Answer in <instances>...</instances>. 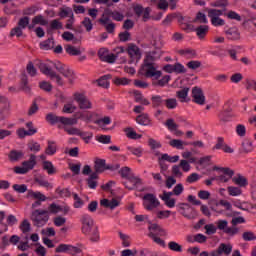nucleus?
Here are the masks:
<instances>
[{"instance_id":"1","label":"nucleus","mask_w":256,"mask_h":256,"mask_svg":"<svg viewBox=\"0 0 256 256\" xmlns=\"http://www.w3.org/2000/svg\"><path fill=\"white\" fill-rule=\"evenodd\" d=\"M38 67L43 75H46L48 79L52 80L53 83H56V85H59L60 87L65 85V81L57 74V72H55V69L58 73H61L63 77L68 79V83H75V73L69 66L62 64L61 62L47 60L45 62H40Z\"/></svg>"},{"instance_id":"30","label":"nucleus","mask_w":256,"mask_h":256,"mask_svg":"<svg viewBox=\"0 0 256 256\" xmlns=\"http://www.w3.org/2000/svg\"><path fill=\"white\" fill-rule=\"evenodd\" d=\"M136 122L139 125L149 126L151 125V118L147 114H142L136 118Z\"/></svg>"},{"instance_id":"5","label":"nucleus","mask_w":256,"mask_h":256,"mask_svg":"<svg viewBox=\"0 0 256 256\" xmlns=\"http://www.w3.org/2000/svg\"><path fill=\"white\" fill-rule=\"evenodd\" d=\"M143 207L146 211H155L161 207V201L153 193H147L143 196Z\"/></svg>"},{"instance_id":"62","label":"nucleus","mask_w":256,"mask_h":256,"mask_svg":"<svg viewBox=\"0 0 256 256\" xmlns=\"http://www.w3.org/2000/svg\"><path fill=\"white\" fill-rule=\"evenodd\" d=\"M242 238L244 241H255L256 235L251 231H247L242 234Z\"/></svg>"},{"instance_id":"8","label":"nucleus","mask_w":256,"mask_h":256,"mask_svg":"<svg viewBox=\"0 0 256 256\" xmlns=\"http://www.w3.org/2000/svg\"><path fill=\"white\" fill-rule=\"evenodd\" d=\"M81 231L84 235H91V231L97 227L95 220L89 214H83L80 218Z\"/></svg>"},{"instance_id":"31","label":"nucleus","mask_w":256,"mask_h":256,"mask_svg":"<svg viewBox=\"0 0 256 256\" xmlns=\"http://www.w3.org/2000/svg\"><path fill=\"white\" fill-rule=\"evenodd\" d=\"M134 99L136 103H141V105H149V100L143 97V94L139 91H133Z\"/></svg>"},{"instance_id":"29","label":"nucleus","mask_w":256,"mask_h":256,"mask_svg":"<svg viewBox=\"0 0 256 256\" xmlns=\"http://www.w3.org/2000/svg\"><path fill=\"white\" fill-rule=\"evenodd\" d=\"M72 197L74 199L73 207L74 209H81L85 205V201L81 197H79V194L73 193Z\"/></svg>"},{"instance_id":"17","label":"nucleus","mask_w":256,"mask_h":256,"mask_svg":"<svg viewBox=\"0 0 256 256\" xmlns=\"http://www.w3.org/2000/svg\"><path fill=\"white\" fill-rule=\"evenodd\" d=\"M100 205H102V207H107L108 209H116V207H119V205H121V200H117L115 198L111 200L103 199L100 201Z\"/></svg>"},{"instance_id":"11","label":"nucleus","mask_w":256,"mask_h":256,"mask_svg":"<svg viewBox=\"0 0 256 256\" xmlns=\"http://www.w3.org/2000/svg\"><path fill=\"white\" fill-rule=\"evenodd\" d=\"M178 213L182 214L183 217L186 219H196L197 218V211L194 207L187 203H180L178 204Z\"/></svg>"},{"instance_id":"43","label":"nucleus","mask_w":256,"mask_h":256,"mask_svg":"<svg viewBox=\"0 0 256 256\" xmlns=\"http://www.w3.org/2000/svg\"><path fill=\"white\" fill-rule=\"evenodd\" d=\"M61 211H63V207L55 203L50 204V206L48 207V215L49 214L57 215V213H61Z\"/></svg>"},{"instance_id":"49","label":"nucleus","mask_w":256,"mask_h":256,"mask_svg":"<svg viewBox=\"0 0 256 256\" xmlns=\"http://www.w3.org/2000/svg\"><path fill=\"white\" fill-rule=\"evenodd\" d=\"M28 149L32 151V153H39V151H41V144L36 141H30L28 143Z\"/></svg>"},{"instance_id":"7","label":"nucleus","mask_w":256,"mask_h":256,"mask_svg":"<svg viewBox=\"0 0 256 256\" xmlns=\"http://www.w3.org/2000/svg\"><path fill=\"white\" fill-rule=\"evenodd\" d=\"M46 121L51 125H55L57 123H62V125H77L78 120L77 118H68L63 116H57L53 113H49L46 116Z\"/></svg>"},{"instance_id":"41","label":"nucleus","mask_w":256,"mask_h":256,"mask_svg":"<svg viewBox=\"0 0 256 256\" xmlns=\"http://www.w3.org/2000/svg\"><path fill=\"white\" fill-rule=\"evenodd\" d=\"M65 49L68 55H73V56L81 55V48L79 47L67 45Z\"/></svg>"},{"instance_id":"50","label":"nucleus","mask_w":256,"mask_h":256,"mask_svg":"<svg viewBox=\"0 0 256 256\" xmlns=\"http://www.w3.org/2000/svg\"><path fill=\"white\" fill-rule=\"evenodd\" d=\"M97 83H98L99 87H103L104 89L109 88V76H107V75L102 76L101 78H99L97 80Z\"/></svg>"},{"instance_id":"38","label":"nucleus","mask_w":256,"mask_h":256,"mask_svg":"<svg viewBox=\"0 0 256 256\" xmlns=\"http://www.w3.org/2000/svg\"><path fill=\"white\" fill-rule=\"evenodd\" d=\"M19 229L24 234L29 233L31 231V222L27 219L23 220L20 223Z\"/></svg>"},{"instance_id":"26","label":"nucleus","mask_w":256,"mask_h":256,"mask_svg":"<svg viewBox=\"0 0 256 256\" xmlns=\"http://www.w3.org/2000/svg\"><path fill=\"white\" fill-rule=\"evenodd\" d=\"M42 167L44 171L48 173V175H55V173H57V170L55 169V166H53V162L51 161H44Z\"/></svg>"},{"instance_id":"59","label":"nucleus","mask_w":256,"mask_h":256,"mask_svg":"<svg viewBox=\"0 0 256 256\" xmlns=\"http://www.w3.org/2000/svg\"><path fill=\"white\" fill-rule=\"evenodd\" d=\"M68 255L83 256V252L81 251L80 248H77L76 246L70 245Z\"/></svg>"},{"instance_id":"12","label":"nucleus","mask_w":256,"mask_h":256,"mask_svg":"<svg viewBox=\"0 0 256 256\" xmlns=\"http://www.w3.org/2000/svg\"><path fill=\"white\" fill-rule=\"evenodd\" d=\"M127 53L133 63H137L141 60V49L135 44H129L127 48Z\"/></svg>"},{"instance_id":"33","label":"nucleus","mask_w":256,"mask_h":256,"mask_svg":"<svg viewBox=\"0 0 256 256\" xmlns=\"http://www.w3.org/2000/svg\"><path fill=\"white\" fill-rule=\"evenodd\" d=\"M97 179H99V175L97 173H92L87 180L88 187L90 189H97Z\"/></svg>"},{"instance_id":"21","label":"nucleus","mask_w":256,"mask_h":256,"mask_svg":"<svg viewBox=\"0 0 256 256\" xmlns=\"http://www.w3.org/2000/svg\"><path fill=\"white\" fill-rule=\"evenodd\" d=\"M227 191L230 197H241L243 195V190L239 186H228Z\"/></svg>"},{"instance_id":"23","label":"nucleus","mask_w":256,"mask_h":256,"mask_svg":"<svg viewBox=\"0 0 256 256\" xmlns=\"http://www.w3.org/2000/svg\"><path fill=\"white\" fill-rule=\"evenodd\" d=\"M179 55L185 57L186 59H193L197 53L193 49L185 48L178 51Z\"/></svg>"},{"instance_id":"55","label":"nucleus","mask_w":256,"mask_h":256,"mask_svg":"<svg viewBox=\"0 0 256 256\" xmlns=\"http://www.w3.org/2000/svg\"><path fill=\"white\" fill-rule=\"evenodd\" d=\"M206 235H215L217 233V226L215 224H207L204 226Z\"/></svg>"},{"instance_id":"32","label":"nucleus","mask_w":256,"mask_h":256,"mask_svg":"<svg viewBox=\"0 0 256 256\" xmlns=\"http://www.w3.org/2000/svg\"><path fill=\"white\" fill-rule=\"evenodd\" d=\"M169 145L171 147H174L175 149L183 150L185 149V145H189V144L179 139H173L169 142Z\"/></svg>"},{"instance_id":"56","label":"nucleus","mask_w":256,"mask_h":256,"mask_svg":"<svg viewBox=\"0 0 256 256\" xmlns=\"http://www.w3.org/2000/svg\"><path fill=\"white\" fill-rule=\"evenodd\" d=\"M88 235H90L91 241H94L95 243H97V241H99L100 239L99 228L96 226L94 229L91 230V233Z\"/></svg>"},{"instance_id":"48","label":"nucleus","mask_w":256,"mask_h":256,"mask_svg":"<svg viewBox=\"0 0 256 256\" xmlns=\"http://www.w3.org/2000/svg\"><path fill=\"white\" fill-rule=\"evenodd\" d=\"M160 159L162 161H168V163H177L179 161V155L170 156L169 154H162Z\"/></svg>"},{"instance_id":"64","label":"nucleus","mask_w":256,"mask_h":256,"mask_svg":"<svg viewBox=\"0 0 256 256\" xmlns=\"http://www.w3.org/2000/svg\"><path fill=\"white\" fill-rule=\"evenodd\" d=\"M111 15V12L109 10H105V12L102 15V18L99 20L102 25L109 24V16Z\"/></svg>"},{"instance_id":"10","label":"nucleus","mask_w":256,"mask_h":256,"mask_svg":"<svg viewBox=\"0 0 256 256\" xmlns=\"http://www.w3.org/2000/svg\"><path fill=\"white\" fill-rule=\"evenodd\" d=\"M214 170L219 173L217 180L220 181V183H229L235 175V172L227 167H215Z\"/></svg>"},{"instance_id":"24","label":"nucleus","mask_w":256,"mask_h":256,"mask_svg":"<svg viewBox=\"0 0 256 256\" xmlns=\"http://www.w3.org/2000/svg\"><path fill=\"white\" fill-rule=\"evenodd\" d=\"M218 249L221 255L229 256L231 255V251H233V245L222 243L219 245Z\"/></svg>"},{"instance_id":"54","label":"nucleus","mask_w":256,"mask_h":256,"mask_svg":"<svg viewBox=\"0 0 256 256\" xmlns=\"http://www.w3.org/2000/svg\"><path fill=\"white\" fill-rule=\"evenodd\" d=\"M227 19H232L234 21H241V15L235 11H228L224 14Z\"/></svg>"},{"instance_id":"27","label":"nucleus","mask_w":256,"mask_h":256,"mask_svg":"<svg viewBox=\"0 0 256 256\" xmlns=\"http://www.w3.org/2000/svg\"><path fill=\"white\" fill-rule=\"evenodd\" d=\"M59 17L65 19L66 17H73V9L71 7L63 6L60 8Z\"/></svg>"},{"instance_id":"39","label":"nucleus","mask_w":256,"mask_h":256,"mask_svg":"<svg viewBox=\"0 0 256 256\" xmlns=\"http://www.w3.org/2000/svg\"><path fill=\"white\" fill-rule=\"evenodd\" d=\"M168 249H170V251H174L176 253H181L183 251V246H181V244H179L175 241H170L168 243Z\"/></svg>"},{"instance_id":"9","label":"nucleus","mask_w":256,"mask_h":256,"mask_svg":"<svg viewBox=\"0 0 256 256\" xmlns=\"http://www.w3.org/2000/svg\"><path fill=\"white\" fill-rule=\"evenodd\" d=\"M73 99L77 102L79 109H82V110L93 109V103L91 102V100H89V98H87L85 93L75 92L73 94Z\"/></svg>"},{"instance_id":"51","label":"nucleus","mask_w":256,"mask_h":256,"mask_svg":"<svg viewBox=\"0 0 256 256\" xmlns=\"http://www.w3.org/2000/svg\"><path fill=\"white\" fill-rule=\"evenodd\" d=\"M242 149H243V151H245V153H251V151H253V149H254L253 142H251L249 140H244L242 142Z\"/></svg>"},{"instance_id":"57","label":"nucleus","mask_w":256,"mask_h":256,"mask_svg":"<svg viewBox=\"0 0 256 256\" xmlns=\"http://www.w3.org/2000/svg\"><path fill=\"white\" fill-rule=\"evenodd\" d=\"M215 223L217 225L216 229H219L220 231H223L225 233L229 222H227V220H218Z\"/></svg>"},{"instance_id":"36","label":"nucleus","mask_w":256,"mask_h":256,"mask_svg":"<svg viewBox=\"0 0 256 256\" xmlns=\"http://www.w3.org/2000/svg\"><path fill=\"white\" fill-rule=\"evenodd\" d=\"M23 153L21 151L12 150L9 154V159L13 163L19 161V159H23Z\"/></svg>"},{"instance_id":"58","label":"nucleus","mask_w":256,"mask_h":256,"mask_svg":"<svg viewBox=\"0 0 256 256\" xmlns=\"http://www.w3.org/2000/svg\"><path fill=\"white\" fill-rule=\"evenodd\" d=\"M62 111L63 113H68V114L75 113V111H77V106H75V104L68 103L64 105Z\"/></svg>"},{"instance_id":"44","label":"nucleus","mask_w":256,"mask_h":256,"mask_svg":"<svg viewBox=\"0 0 256 256\" xmlns=\"http://www.w3.org/2000/svg\"><path fill=\"white\" fill-rule=\"evenodd\" d=\"M125 133H126V137H128V139H141V137H143L142 135L137 134V132H135V130H133V128H126Z\"/></svg>"},{"instance_id":"45","label":"nucleus","mask_w":256,"mask_h":256,"mask_svg":"<svg viewBox=\"0 0 256 256\" xmlns=\"http://www.w3.org/2000/svg\"><path fill=\"white\" fill-rule=\"evenodd\" d=\"M207 31H209V26H199L196 28V35L199 37V39H205Z\"/></svg>"},{"instance_id":"42","label":"nucleus","mask_w":256,"mask_h":256,"mask_svg":"<svg viewBox=\"0 0 256 256\" xmlns=\"http://www.w3.org/2000/svg\"><path fill=\"white\" fill-rule=\"evenodd\" d=\"M127 151L132 155H135V157H141V155H143V148L141 147L128 146Z\"/></svg>"},{"instance_id":"4","label":"nucleus","mask_w":256,"mask_h":256,"mask_svg":"<svg viewBox=\"0 0 256 256\" xmlns=\"http://www.w3.org/2000/svg\"><path fill=\"white\" fill-rule=\"evenodd\" d=\"M35 165H37V157L31 154L29 160L22 162V166L14 167V173H16V175H25L29 173V171H32Z\"/></svg>"},{"instance_id":"25","label":"nucleus","mask_w":256,"mask_h":256,"mask_svg":"<svg viewBox=\"0 0 256 256\" xmlns=\"http://www.w3.org/2000/svg\"><path fill=\"white\" fill-rule=\"evenodd\" d=\"M176 95L181 103H187V101H189L187 98L189 97V88H183L182 90H179Z\"/></svg>"},{"instance_id":"3","label":"nucleus","mask_w":256,"mask_h":256,"mask_svg":"<svg viewBox=\"0 0 256 256\" xmlns=\"http://www.w3.org/2000/svg\"><path fill=\"white\" fill-rule=\"evenodd\" d=\"M148 231V236L154 243H156V245H159L160 247H166L165 240L161 239V237H167V235H169V232H167L166 229L154 223L149 225Z\"/></svg>"},{"instance_id":"53","label":"nucleus","mask_w":256,"mask_h":256,"mask_svg":"<svg viewBox=\"0 0 256 256\" xmlns=\"http://www.w3.org/2000/svg\"><path fill=\"white\" fill-rule=\"evenodd\" d=\"M129 83H131V80H129L125 77H122V78L115 77V78H113V84L114 85H129Z\"/></svg>"},{"instance_id":"35","label":"nucleus","mask_w":256,"mask_h":256,"mask_svg":"<svg viewBox=\"0 0 256 256\" xmlns=\"http://www.w3.org/2000/svg\"><path fill=\"white\" fill-rule=\"evenodd\" d=\"M118 235L122 241V247H131V236L123 232H119Z\"/></svg>"},{"instance_id":"28","label":"nucleus","mask_w":256,"mask_h":256,"mask_svg":"<svg viewBox=\"0 0 256 256\" xmlns=\"http://www.w3.org/2000/svg\"><path fill=\"white\" fill-rule=\"evenodd\" d=\"M37 133V129H29V130H24L23 128H20L17 130V135L20 137V139H23L24 137L35 135Z\"/></svg>"},{"instance_id":"34","label":"nucleus","mask_w":256,"mask_h":256,"mask_svg":"<svg viewBox=\"0 0 256 256\" xmlns=\"http://www.w3.org/2000/svg\"><path fill=\"white\" fill-rule=\"evenodd\" d=\"M95 173H103L105 171V160L96 159L94 164Z\"/></svg>"},{"instance_id":"22","label":"nucleus","mask_w":256,"mask_h":256,"mask_svg":"<svg viewBox=\"0 0 256 256\" xmlns=\"http://www.w3.org/2000/svg\"><path fill=\"white\" fill-rule=\"evenodd\" d=\"M166 126L168 127L169 131H174L177 137H180V135H183V132L177 130L179 126L175 123V121H173V119L167 120Z\"/></svg>"},{"instance_id":"6","label":"nucleus","mask_w":256,"mask_h":256,"mask_svg":"<svg viewBox=\"0 0 256 256\" xmlns=\"http://www.w3.org/2000/svg\"><path fill=\"white\" fill-rule=\"evenodd\" d=\"M31 219L36 227H44L49 221V211L47 210H34Z\"/></svg>"},{"instance_id":"18","label":"nucleus","mask_w":256,"mask_h":256,"mask_svg":"<svg viewBox=\"0 0 256 256\" xmlns=\"http://www.w3.org/2000/svg\"><path fill=\"white\" fill-rule=\"evenodd\" d=\"M27 198L33 199L34 201H47V196L40 191L28 190Z\"/></svg>"},{"instance_id":"19","label":"nucleus","mask_w":256,"mask_h":256,"mask_svg":"<svg viewBox=\"0 0 256 256\" xmlns=\"http://www.w3.org/2000/svg\"><path fill=\"white\" fill-rule=\"evenodd\" d=\"M227 39H230L232 41H235L241 37V34L239 33V29L237 27L229 28L225 31Z\"/></svg>"},{"instance_id":"61","label":"nucleus","mask_w":256,"mask_h":256,"mask_svg":"<svg viewBox=\"0 0 256 256\" xmlns=\"http://www.w3.org/2000/svg\"><path fill=\"white\" fill-rule=\"evenodd\" d=\"M39 87L42 89V91H46L47 93L51 92L53 89V85L47 81L40 82Z\"/></svg>"},{"instance_id":"14","label":"nucleus","mask_w":256,"mask_h":256,"mask_svg":"<svg viewBox=\"0 0 256 256\" xmlns=\"http://www.w3.org/2000/svg\"><path fill=\"white\" fill-rule=\"evenodd\" d=\"M192 99L197 105H205V94H203V90L199 87L192 89Z\"/></svg>"},{"instance_id":"15","label":"nucleus","mask_w":256,"mask_h":256,"mask_svg":"<svg viewBox=\"0 0 256 256\" xmlns=\"http://www.w3.org/2000/svg\"><path fill=\"white\" fill-rule=\"evenodd\" d=\"M141 183H142L141 178H139L137 176H131L124 182V185H125L126 189L133 190V189H137V187H139V185H141Z\"/></svg>"},{"instance_id":"13","label":"nucleus","mask_w":256,"mask_h":256,"mask_svg":"<svg viewBox=\"0 0 256 256\" xmlns=\"http://www.w3.org/2000/svg\"><path fill=\"white\" fill-rule=\"evenodd\" d=\"M159 198L164 202L168 209H173L177 203V200L173 198V193L171 192L164 191L163 194L159 196Z\"/></svg>"},{"instance_id":"20","label":"nucleus","mask_w":256,"mask_h":256,"mask_svg":"<svg viewBox=\"0 0 256 256\" xmlns=\"http://www.w3.org/2000/svg\"><path fill=\"white\" fill-rule=\"evenodd\" d=\"M232 181L238 187H247L249 185V181L243 175L238 174L237 176L232 177Z\"/></svg>"},{"instance_id":"37","label":"nucleus","mask_w":256,"mask_h":256,"mask_svg":"<svg viewBox=\"0 0 256 256\" xmlns=\"http://www.w3.org/2000/svg\"><path fill=\"white\" fill-rule=\"evenodd\" d=\"M223 15V10L219 9H209L208 10V17L210 21H213L214 19H217Z\"/></svg>"},{"instance_id":"47","label":"nucleus","mask_w":256,"mask_h":256,"mask_svg":"<svg viewBox=\"0 0 256 256\" xmlns=\"http://www.w3.org/2000/svg\"><path fill=\"white\" fill-rule=\"evenodd\" d=\"M157 219H169L171 217L170 210H159L155 212Z\"/></svg>"},{"instance_id":"63","label":"nucleus","mask_w":256,"mask_h":256,"mask_svg":"<svg viewBox=\"0 0 256 256\" xmlns=\"http://www.w3.org/2000/svg\"><path fill=\"white\" fill-rule=\"evenodd\" d=\"M50 29H53V30L63 29V23L58 19H54L50 22Z\"/></svg>"},{"instance_id":"16","label":"nucleus","mask_w":256,"mask_h":256,"mask_svg":"<svg viewBox=\"0 0 256 256\" xmlns=\"http://www.w3.org/2000/svg\"><path fill=\"white\" fill-rule=\"evenodd\" d=\"M35 25H41L42 27H45L49 25V20H47L43 15H37L32 18V23L28 27L29 29H34Z\"/></svg>"},{"instance_id":"40","label":"nucleus","mask_w":256,"mask_h":256,"mask_svg":"<svg viewBox=\"0 0 256 256\" xmlns=\"http://www.w3.org/2000/svg\"><path fill=\"white\" fill-rule=\"evenodd\" d=\"M54 45H55V41L53 40V38L48 39V40L43 41L42 43H40V47L44 51H49V49H53Z\"/></svg>"},{"instance_id":"2","label":"nucleus","mask_w":256,"mask_h":256,"mask_svg":"<svg viewBox=\"0 0 256 256\" xmlns=\"http://www.w3.org/2000/svg\"><path fill=\"white\" fill-rule=\"evenodd\" d=\"M157 52H149L145 59L144 63L139 69V75H143V77H147L148 79H153V81H157V79L161 78L163 73L157 69L155 62L157 60Z\"/></svg>"},{"instance_id":"60","label":"nucleus","mask_w":256,"mask_h":256,"mask_svg":"<svg viewBox=\"0 0 256 256\" xmlns=\"http://www.w3.org/2000/svg\"><path fill=\"white\" fill-rule=\"evenodd\" d=\"M179 167H181L184 173H189V171H191V164L185 159L180 161Z\"/></svg>"},{"instance_id":"52","label":"nucleus","mask_w":256,"mask_h":256,"mask_svg":"<svg viewBox=\"0 0 256 256\" xmlns=\"http://www.w3.org/2000/svg\"><path fill=\"white\" fill-rule=\"evenodd\" d=\"M183 191H185V187L183 186V184L179 183L173 188L171 193L172 195L179 197V195L183 194Z\"/></svg>"},{"instance_id":"46","label":"nucleus","mask_w":256,"mask_h":256,"mask_svg":"<svg viewBox=\"0 0 256 256\" xmlns=\"http://www.w3.org/2000/svg\"><path fill=\"white\" fill-rule=\"evenodd\" d=\"M45 153L46 155H55L57 153V144L49 141Z\"/></svg>"}]
</instances>
